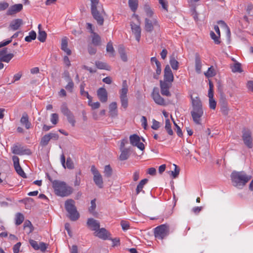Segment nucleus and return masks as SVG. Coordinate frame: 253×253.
Returning a JSON list of instances; mask_svg holds the SVG:
<instances>
[{
  "label": "nucleus",
  "mask_w": 253,
  "mask_h": 253,
  "mask_svg": "<svg viewBox=\"0 0 253 253\" xmlns=\"http://www.w3.org/2000/svg\"><path fill=\"white\" fill-rule=\"evenodd\" d=\"M192 110L191 115L194 123L198 125L202 124V117L204 115V110L201 101L199 97L195 98L191 97Z\"/></svg>",
  "instance_id": "nucleus-1"
},
{
  "label": "nucleus",
  "mask_w": 253,
  "mask_h": 253,
  "mask_svg": "<svg viewBox=\"0 0 253 253\" xmlns=\"http://www.w3.org/2000/svg\"><path fill=\"white\" fill-rule=\"evenodd\" d=\"M251 175H247L244 171H234L231 174L232 184L238 188H242L251 179Z\"/></svg>",
  "instance_id": "nucleus-2"
},
{
  "label": "nucleus",
  "mask_w": 253,
  "mask_h": 253,
  "mask_svg": "<svg viewBox=\"0 0 253 253\" xmlns=\"http://www.w3.org/2000/svg\"><path fill=\"white\" fill-rule=\"evenodd\" d=\"M52 186L55 194L61 197L68 196L72 192V188L63 181L54 180L52 181Z\"/></svg>",
  "instance_id": "nucleus-3"
},
{
  "label": "nucleus",
  "mask_w": 253,
  "mask_h": 253,
  "mask_svg": "<svg viewBox=\"0 0 253 253\" xmlns=\"http://www.w3.org/2000/svg\"><path fill=\"white\" fill-rule=\"evenodd\" d=\"M128 92V86L126 81L124 80L123 82L122 87L120 91V98L121 102L122 107L126 109L128 107V100L127 96Z\"/></svg>",
  "instance_id": "nucleus-4"
},
{
  "label": "nucleus",
  "mask_w": 253,
  "mask_h": 253,
  "mask_svg": "<svg viewBox=\"0 0 253 253\" xmlns=\"http://www.w3.org/2000/svg\"><path fill=\"white\" fill-rule=\"evenodd\" d=\"M242 140L244 144L249 149L253 147L252 131L248 128H244L242 130Z\"/></svg>",
  "instance_id": "nucleus-5"
},
{
  "label": "nucleus",
  "mask_w": 253,
  "mask_h": 253,
  "mask_svg": "<svg viewBox=\"0 0 253 253\" xmlns=\"http://www.w3.org/2000/svg\"><path fill=\"white\" fill-rule=\"evenodd\" d=\"M169 234V227L166 224L161 225L155 228V236L158 239L163 240Z\"/></svg>",
  "instance_id": "nucleus-6"
},
{
  "label": "nucleus",
  "mask_w": 253,
  "mask_h": 253,
  "mask_svg": "<svg viewBox=\"0 0 253 253\" xmlns=\"http://www.w3.org/2000/svg\"><path fill=\"white\" fill-rule=\"evenodd\" d=\"M61 111L62 114L67 117L68 122L72 125V126H75L76 124L75 116L71 111L68 108L65 104L62 105L61 107Z\"/></svg>",
  "instance_id": "nucleus-7"
},
{
  "label": "nucleus",
  "mask_w": 253,
  "mask_h": 253,
  "mask_svg": "<svg viewBox=\"0 0 253 253\" xmlns=\"http://www.w3.org/2000/svg\"><path fill=\"white\" fill-rule=\"evenodd\" d=\"M93 174V181L95 184L99 188L103 187V181L102 175L100 174L97 169L94 166H92L90 169Z\"/></svg>",
  "instance_id": "nucleus-8"
},
{
  "label": "nucleus",
  "mask_w": 253,
  "mask_h": 253,
  "mask_svg": "<svg viewBox=\"0 0 253 253\" xmlns=\"http://www.w3.org/2000/svg\"><path fill=\"white\" fill-rule=\"evenodd\" d=\"M158 22L156 19L154 18H146L145 19V30L149 33H151L155 27L159 28Z\"/></svg>",
  "instance_id": "nucleus-9"
},
{
  "label": "nucleus",
  "mask_w": 253,
  "mask_h": 253,
  "mask_svg": "<svg viewBox=\"0 0 253 253\" xmlns=\"http://www.w3.org/2000/svg\"><path fill=\"white\" fill-rule=\"evenodd\" d=\"M91 13L94 19L96 20L98 24L101 26L104 23L103 13H104L103 7L91 10Z\"/></svg>",
  "instance_id": "nucleus-10"
},
{
  "label": "nucleus",
  "mask_w": 253,
  "mask_h": 253,
  "mask_svg": "<svg viewBox=\"0 0 253 253\" xmlns=\"http://www.w3.org/2000/svg\"><path fill=\"white\" fill-rule=\"evenodd\" d=\"M152 97L155 102L158 105L161 106H165L166 102L164 99L162 97L159 92V89L157 87H154L152 93Z\"/></svg>",
  "instance_id": "nucleus-11"
},
{
  "label": "nucleus",
  "mask_w": 253,
  "mask_h": 253,
  "mask_svg": "<svg viewBox=\"0 0 253 253\" xmlns=\"http://www.w3.org/2000/svg\"><path fill=\"white\" fill-rule=\"evenodd\" d=\"M12 152L13 154L19 155H30L32 154L29 149H25L23 147L18 145H15L12 147Z\"/></svg>",
  "instance_id": "nucleus-12"
},
{
  "label": "nucleus",
  "mask_w": 253,
  "mask_h": 253,
  "mask_svg": "<svg viewBox=\"0 0 253 253\" xmlns=\"http://www.w3.org/2000/svg\"><path fill=\"white\" fill-rule=\"evenodd\" d=\"M130 142L131 145L136 146L141 150L145 149L144 145L143 143L140 142V138L137 134H133L129 137Z\"/></svg>",
  "instance_id": "nucleus-13"
},
{
  "label": "nucleus",
  "mask_w": 253,
  "mask_h": 253,
  "mask_svg": "<svg viewBox=\"0 0 253 253\" xmlns=\"http://www.w3.org/2000/svg\"><path fill=\"white\" fill-rule=\"evenodd\" d=\"M14 167L17 173L23 178H26V175L19 164V159L17 156H14L12 157Z\"/></svg>",
  "instance_id": "nucleus-14"
},
{
  "label": "nucleus",
  "mask_w": 253,
  "mask_h": 253,
  "mask_svg": "<svg viewBox=\"0 0 253 253\" xmlns=\"http://www.w3.org/2000/svg\"><path fill=\"white\" fill-rule=\"evenodd\" d=\"M173 75L169 65H166L164 69V82L171 83L173 81Z\"/></svg>",
  "instance_id": "nucleus-15"
},
{
  "label": "nucleus",
  "mask_w": 253,
  "mask_h": 253,
  "mask_svg": "<svg viewBox=\"0 0 253 253\" xmlns=\"http://www.w3.org/2000/svg\"><path fill=\"white\" fill-rule=\"evenodd\" d=\"M140 22L139 24L137 25L134 24L133 22H131L130 24L131 28L132 33L135 35V39L137 42H139L141 37V28L140 27Z\"/></svg>",
  "instance_id": "nucleus-16"
},
{
  "label": "nucleus",
  "mask_w": 253,
  "mask_h": 253,
  "mask_svg": "<svg viewBox=\"0 0 253 253\" xmlns=\"http://www.w3.org/2000/svg\"><path fill=\"white\" fill-rule=\"evenodd\" d=\"M23 9V5L22 4H15L11 6L6 11L7 15H13Z\"/></svg>",
  "instance_id": "nucleus-17"
},
{
  "label": "nucleus",
  "mask_w": 253,
  "mask_h": 253,
  "mask_svg": "<svg viewBox=\"0 0 253 253\" xmlns=\"http://www.w3.org/2000/svg\"><path fill=\"white\" fill-rule=\"evenodd\" d=\"M94 234L96 236L103 240L108 239L111 235L104 228H99Z\"/></svg>",
  "instance_id": "nucleus-18"
},
{
  "label": "nucleus",
  "mask_w": 253,
  "mask_h": 253,
  "mask_svg": "<svg viewBox=\"0 0 253 253\" xmlns=\"http://www.w3.org/2000/svg\"><path fill=\"white\" fill-rule=\"evenodd\" d=\"M87 225L92 231L96 232L100 228L99 222L93 218H88L87 221Z\"/></svg>",
  "instance_id": "nucleus-19"
},
{
  "label": "nucleus",
  "mask_w": 253,
  "mask_h": 253,
  "mask_svg": "<svg viewBox=\"0 0 253 253\" xmlns=\"http://www.w3.org/2000/svg\"><path fill=\"white\" fill-rule=\"evenodd\" d=\"M170 85L166 82L160 81L161 92L162 95L167 96H170L171 94L169 91Z\"/></svg>",
  "instance_id": "nucleus-20"
},
{
  "label": "nucleus",
  "mask_w": 253,
  "mask_h": 253,
  "mask_svg": "<svg viewBox=\"0 0 253 253\" xmlns=\"http://www.w3.org/2000/svg\"><path fill=\"white\" fill-rule=\"evenodd\" d=\"M97 96L101 102H106L108 99L107 92L105 88L103 87L99 88L97 91Z\"/></svg>",
  "instance_id": "nucleus-21"
},
{
  "label": "nucleus",
  "mask_w": 253,
  "mask_h": 253,
  "mask_svg": "<svg viewBox=\"0 0 253 253\" xmlns=\"http://www.w3.org/2000/svg\"><path fill=\"white\" fill-rule=\"evenodd\" d=\"M23 24V20L21 19H16L10 22L9 28L13 31H16L19 29Z\"/></svg>",
  "instance_id": "nucleus-22"
},
{
  "label": "nucleus",
  "mask_w": 253,
  "mask_h": 253,
  "mask_svg": "<svg viewBox=\"0 0 253 253\" xmlns=\"http://www.w3.org/2000/svg\"><path fill=\"white\" fill-rule=\"evenodd\" d=\"M20 123L25 126L26 129H29L31 126V123L29 121V117L26 113H24L20 119Z\"/></svg>",
  "instance_id": "nucleus-23"
},
{
  "label": "nucleus",
  "mask_w": 253,
  "mask_h": 253,
  "mask_svg": "<svg viewBox=\"0 0 253 253\" xmlns=\"http://www.w3.org/2000/svg\"><path fill=\"white\" fill-rule=\"evenodd\" d=\"M69 213V217L70 219L72 221H76L80 217V214L78 212L77 209L74 210H71L67 211Z\"/></svg>",
  "instance_id": "nucleus-24"
},
{
  "label": "nucleus",
  "mask_w": 253,
  "mask_h": 253,
  "mask_svg": "<svg viewBox=\"0 0 253 253\" xmlns=\"http://www.w3.org/2000/svg\"><path fill=\"white\" fill-rule=\"evenodd\" d=\"M41 24H39L38 25V29H39V33H38V39L41 42H44L45 41V40L46 39V33L44 31L41 30Z\"/></svg>",
  "instance_id": "nucleus-25"
},
{
  "label": "nucleus",
  "mask_w": 253,
  "mask_h": 253,
  "mask_svg": "<svg viewBox=\"0 0 253 253\" xmlns=\"http://www.w3.org/2000/svg\"><path fill=\"white\" fill-rule=\"evenodd\" d=\"M65 207L67 211L76 209L75 207V202L73 200H67L65 203Z\"/></svg>",
  "instance_id": "nucleus-26"
},
{
  "label": "nucleus",
  "mask_w": 253,
  "mask_h": 253,
  "mask_svg": "<svg viewBox=\"0 0 253 253\" xmlns=\"http://www.w3.org/2000/svg\"><path fill=\"white\" fill-rule=\"evenodd\" d=\"M121 154L120 156V160L121 161H125L127 160L129 157V149L127 148H124L121 149Z\"/></svg>",
  "instance_id": "nucleus-27"
},
{
  "label": "nucleus",
  "mask_w": 253,
  "mask_h": 253,
  "mask_svg": "<svg viewBox=\"0 0 253 253\" xmlns=\"http://www.w3.org/2000/svg\"><path fill=\"white\" fill-rule=\"evenodd\" d=\"M24 228L28 234H30L33 232L34 228L32 223L29 220H26L24 223Z\"/></svg>",
  "instance_id": "nucleus-28"
},
{
  "label": "nucleus",
  "mask_w": 253,
  "mask_h": 253,
  "mask_svg": "<svg viewBox=\"0 0 253 253\" xmlns=\"http://www.w3.org/2000/svg\"><path fill=\"white\" fill-rule=\"evenodd\" d=\"M117 104L116 102H113L110 104L109 110L112 117H115L117 115Z\"/></svg>",
  "instance_id": "nucleus-29"
},
{
  "label": "nucleus",
  "mask_w": 253,
  "mask_h": 253,
  "mask_svg": "<svg viewBox=\"0 0 253 253\" xmlns=\"http://www.w3.org/2000/svg\"><path fill=\"white\" fill-rule=\"evenodd\" d=\"M148 181V179L145 178L141 180L139 182L136 189L137 194H138L141 191H142L143 193H144V191H143L142 189L144 187V185L147 183Z\"/></svg>",
  "instance_id": "nucleus-30"
},
{
  "label": "nucleus",
  "mask_w": 253,
  "mask_h": 253,
  "mask_svg": "<svg viewBox=\"0 0 253 253\" xmlns=\"http://www.w3.org/2000/svg\"><path fill=\"white\" fill-rule=\"evenodd\" d=\"M118 52L120 55L121 59L124 62H126L127 60V55L125 52V48L122 45H120L118 48Z\"/></svg>",
  "instance_id": "nucleus-31"
},
{
  "label": "nucleus",
  "mask_w": 253,
  "mask_h": 253,
  "mask_svg": "<svg viewBox=\"0 0 253 253\" xmlns=\"http://www.w3.org/2000/svg\"><path fill=\"white\" fill-rule=\"evenodd\" d=\"M128 5L131 11L135 12L138 8V0H128Z\"/></svg>",
  "instance_id": "nucleus-32"
},
{
  "label": "nucleus",
  "mask_w": 253,
  "mask_h": 253,
  "mask_svg": "<svg viewBox=\"0 0 253 253\" xmlns=\"http://www.w3.org/2000/svg\"><path fill=\"white\" fill-rule=\"evenodd\" d=\"M230 67L233 73H241L243 72L241 68V64L239 62H236L233 65H231Z\"/></svg>",
  "instance_id": "nucleus-33"
},
{
  "label": "nucleus",
  "mask_w": 253,
  "mask_h": 253,
  "mask_svg": "<svg viewBox=\"0 0 253 253\" xmlns=\"http://www.w3.org/2000/svg\"><path fill=\"white\" fill-rule=\"evenodd\" d=\"M170 65L173 70H177L179 67V62L173 56H171L169 59Z\"/></svg>",
  "instance_id": "nucleus-34"
},
{
  "label": "nucleus",
  "mask_w": 253,
  "mask_h": 253,
  "mask_svg": "<svg viewBox=\"0 0 253 253\" xmlns=\"http://www.w3.org/2000/svg\"><path fill=\"white\" fill-rule=\"evenodd\" d=\"M15 224L16 225H20L24 220V215L18 212L15 215Z\"/></svg>",
  "instance_id": "nucleus-35"
},
{
  "label": "nucleus",
  "mask_w": 253,
  "mask_h": 253,
  "mask_svg": "<svg viewBox=\"0 0 253 253\" xmlns=\"http://www.w3.org/2000/svg\"><path fill=\"white\" fill-rule=\"evenodd\" d=\"M144 11L145 12V13H146V15L147 16V18H153V11H152V10L151 9L149 5L147 4H145L144 6Z\"/></svg>",
  "instance_id": "nucleus-36"
},
{
  "label": "nucleus",
  "mask_w": 253,
  "mask_h": 253,
  "mask_svg": "<svg viewBox=\"0 0 253 253\" xmlns=\"http://www.w3.org/2000/svg\"><path fill=\"white\" fill-rule=\"evenodd\" d=\"M92 42L95 45H98L100 43V37L96 33H93Z\"/></svg>",
  "instance_id": "nucleus-37"
},
{
  "label": "nucleus",
  "mask_w": 253,
  "mask_h": 253,
  "mask_svg": "<svg viewBox=\"0 0 253 253\" xmlns=\"http://www.w3.org/2000/svg\"><path fill=\"white\" fill-rule=\"evenodd\" d=\"M90 1L91 10L99 8L102 5L99 3V0H89Z\"/></svg>",
  "instance_id": "nucleus-38"
},
{
  "label": "nucleus",
  "mask_w": 253,
  "mask_h": 253,
  "mask_svg": "<svg viewBox=\"0 0 253 253\" xmlns=\"http://www.w3.org/2000/svg\"><path fill=\"white\" fill-rule=\"evenodd\" d=\"M202 63L199 57H196L195 59V69L196 72L200 74L201 72Z\"/></svg>",
  "instance_id": "nucleus-39"
},
{
  "label": "nucleus",
  "mask_w": 253,
  "mask_h": 253,
  "mask_svg": "<svg viewBox=\"0 0 253 253\" xmlns=\"http://www.w3.org/2000/svg\"><path fill=\"white\" fill-rule=\"evenodd\" d=\"M36 37V33L34 31H32L29 33V35L25 37V40L27 42H31L32 40H35Z\"/></svg>",
  "instance_id": "nucleus-40"
},
{
  "label": "nucleus",
  "mask_w": 253,
  "mask_h": 253,
  "mask_svg": "<svg viewBox=\"0 0 253 253\" xmlns=\"http://www.w3.org/2000/svg\"><path fill=\"white\" fill-rule=\"evenodd\" d=\"M13 57L14 54L13 53L6 54L0 58V61L8 63Z\"/></svg>",
  "instance_id": "nucleus-41"
},
{
  "label": "nucleus",
  "mask_w": 253,
  "mask_h": 253,
  "mask_svg": "<svg viewBox=\"0 0 253 253\" xmlns=\"http://www.w3.org/2000/svg\"><path fill=\"white\" fill-rule=\"evenodd\" d=\"M20 33V32H17L13 34V35L11 37V39L10 40H7V41L4 42H0V47L4 46L8 44L9 43H10L12 42V40L13 39L16 38L18 36L19 34Z\"/></svg>",
  "instance_id": "nucleus-42"
},
{
  "label": "nucleus",
  "mask_w": 253,
  "mask_h": 253,
  "mask_svg": "<svg viewBox=\"0 0 253 253\" xmlns=\"http://www.w3.org/2000/svg\"><path fill=\"white\" fill-rule=\"evenodd\" d=\"M165 129H166L168 133L170 135H172L173 134V131L171 128V124L169 120L167 119L166 120Z\"/></svg>",
  "instance_id": "nucleus-43"
},
{
  "label": "nucleus",
  "mask_w": 253,
  "mask_h": 253,
  "mask_svg": "<svg viewBox=\"0 0 253 253\" xmlns=\"http://www.w3.org/2000/svg\"><path fill=\"white\" fill-rule=\"evenodd\" d=\"M205 76L208 77H212L216 75V73L214 68L212 66L209 68L207 72L205 73Z\"/></svg>",
  "instance_id": "nucleus-44"
},
{
  "label": "nucleus",
  "mask_w": 253,
  "mask_h": 253,
  "mask_svg": "<svg viewBox=\"0 0 253 253\" xmlns=\"http://www.w3.org/2000/svg\"><path fill=\"white\" fill-rule=\"evenodd\" d=\"M50 138L48 134H45L42 138L40 144L42 146H45L48 144Z\"/></svg>",
  "instance_id": "nucleus-45"
},
{
  "label": "nucleus",
  "mask_w": 253,
  "mask_h": 253,
  "mask_svg": "<svg viewBox=\"0 0 253 253\" xmlns=\"http://www.w3.org/2000/svg\"><path fill=\"white\" fill-rule=\"evenodd\" d=\"M104 176L107 177H110L112 174V169L110 165H106L104 168Z\"/></svg>",
  "instance_id": "nucleus-46"
},
{
  "label": "nucleus",
  "mask_w": 253,
  "mask_h": 253,
  "mask_svg": "<svg viewBox=\"0 0 253 253\" xmlns=\"http://www.w3.org/2000/svg\"><path fill=\"white\" fill-rule=\"evenodd\" d=\"M95 202H96V200L95 199L93 200H92L90 202L91 206H90V207L88 209L89 211L91 213H92L93 215H94V214L95 213L94 212V210L96 207Z\"/></svg>",
  "instance_id": "nucleus-47"
},
{
  "label": "nucleus",
  "mask_w": 253,
  "mask_h": 253,
  "mask_svg": "<svg viewBox=\"0 0 253 253\" xmlns=\"http://www.w3.org/2000/svg\"><path fill=\"white\" fill-rule=\"evenodd\" d=\"M210 36L211 38L214 41V42L216 44H219L220 43V41L219 40V36H216L215 33L213 31H211L210 32Z\"/></svg>",
  "instance_id": "nucleus-48"
},
{
  "label": "nucleus",
  "mask_w": 253,
  "mask_h": 253,
  "mask_svg": "<svg viewBox=\"0 0 253 253\" xmlns=\"http://www.w3.org/2000/svg\"><path fill=\"white\" fill-rule=\"evenodd\" d=\"M106 50L108 52H110V53H111L112 56H114L115 50L113 46L112 43L111 42H109L107 43Z\"/></svg>",
  "instance_id": "nucleus-49"
},
{
  "label": "nucleus",
  "mask_w": 253,
  "mask_h": 253,
  "mask_svg": "<svg viewBox=\"0 0 253 253\" xmlns=\"http://www.w3.org/2000/svg\"><path fill=\"white\" fill-rule=\"evenodd\" d=\"M95 65L98 69H107L108 65L105 63H103L100 61H96Z\"/></svg>",
  "instance_id": "nucleus-50"
},
{
  "label": "nucleus",
  "mask_w": 253,
  "mask_h": 253,
  "mask_svg": "<svg viewBox=\"0 0 253 253\" xmlns=\"http://www.w3.org/2000/svg\"><path fill=\"white\" fill-rule=\"evenodd\" d=\"M174 166L175 167L174 171H170L169 172H170L173 178H175L179 175L180 169L176 165H174Z\"/></svg>",
  "instance_id": "nucleus-51"
},
{
  "label": "nucleus",
  "mask_w": 253,
  "mask_h": 253,
  "mask_svg": "<svg viewBox=\"0 0 253 253\" xmlns=\"http://www.w3.org/2000/svg\"><path fill=\"white\" fill-rule=\"evenodd\" d=\"M58 115L56 113H53L51 115L50 121L53 125H56L58 121Z\"/></svg>",
  "instance_id": "nucleus-52"
},
{
  "label": "nucleus",
  "mask_w": 253,
  "mask_h": 253,
  "mask_svg": "<svg viewBox=\"0 0 253 253\" xmlns=\"http://www.w3.org/2000/svg\"><path fill=\"white\" fill-rule=\"evenodd\" d=\"M66 167L69 169H73L74 168V165L73 161L70 157H68L67 159L66 163Z\"/></svg>",
  "instance_id": "nucleus-53"
},
{
  "label": "nucleus",
  "mask_w": 253,
  "mask_h": 253,
  "mask_svg": "<svg viewBox=\"0 0 253 253\" xmlns=\"http://www.w3.org/2000/svg\"><path fill=\"white\" fill-rule=\"evenodd\" d=\"M74 86V84L73 81H71L68 83V84L66 85L65 88L70 92H72Z\"/></svg>",
  "instance_id": "nucleus-54"
},
{
  "label": "nucleus",
  "mask_w": 253,
  "mask_h": 253,
  "mask_svg": "<svg viewBox=\"0 0 253 253\" xmlns=\"http://www.w3.org/2000/svg\"><path fill=\"white\" fill-rule=\"evenodd\" d=\"M157 69H156V74L157 75H154V78L156 79H158L159 78V75L161 73V63L157 62Z\"/></svg>",
  "instance_id": "nucleus-55"
},
{
  "label": "nucleus",
  "mask_w": 253,
  "mask_h": 253,
  "mask_svg": "<svg viewBox=\"0 0 253 253\" xmlns=\"http://www.w3.org/2000/svg\"><path fill=\"white\" fill-rule=\"evenodd\" d=\"M48 246V244L46 243L40 242L39 243V250H41L42 252H44L46 250Z\"/></svg>",
  "instance_id": "nucleus-56"
},
{
  "label": "nucleus",
  "mask_w": 253,
  "mask_h": 253,
  "mask_svg": "<svg viewBox=\"0 0 253 253\" xmlns=\"http://www.w3.org/2000/svg\"><path fill=\"white\" fill-rule=\"evenodd\" d=\"M81 174V172L80 171L76 174L75 180L74 182L75 186H79L81 182V177L80 175Z\"/></svg>",
  "instance_id": "nucleus-57"
},
{
  "label": "nucleus",
  "mask_w": 253,
  "mask_h": 253,
  "mask_svg": "<svg viewBox=\"0 0 253 253\" xmlns=\"http://www.w3.org/2000/svg\"><path fill=\"white\" fill-rule=\"evenodd\" d=\"M29 243L31 246L35 250H39V246L38 242L33 239L29 240Z\"/></svg>",
  "instance_id": "nucleus-58"
},
{
  "label": "nucleus",
  "mask_w": 253,
  "mask_h": 253,
  "mask_svg": "<svg viewBox=\"0 0 253 253\" xmlns=\"http://www.w3.org/2000/svg\"><path fill=\"white\" fill-rule=\"evenodd\" d=\"M209 105L210 108L211 109L214 110L216 108V102L213 98H209Z\"/></svg>",
  "instance_id": "nucleus-59"
},
{
  "label": "nucleus",
  "mask_w": 253,
  "mask_h": 253,
  "mask_svg": "<svg viewBox=\"0 0 253 253\" xmlns=\"http://www.w3.org/2000/svg\"><path fill=\"white\" fill-rule=\"evenodd\" d=\"M22 76V72L20 71L17 74H15L13 78L12 83H14L16 81H19Z\"/></svg>",
  "instance_id": "nucleus-60"
},
{
  "label": "nucleus",
  "mask_w": 253,
  "mask_h": 253,
  "mask_svg": "<svg viewBox=\"0 0 253 253\" xmlns=\"http://www.w3.org/2000/svg\"><path fill=\"white\" fill-rule=\"evenodd\" d=\"M121 225L122 227V229L124 230H127L129 227V224L128 222L126 221L123 220L121 222Z\"/></svg>",
  "instance_id": "nucleus-61"
},
{
  "label": "nucleus",
  "mask_w": 253,
  "mask_h": 253,
  "mask_svg": "<svg viewBox=\"0 0 253 253\" xmlns=\"http://www.w3.org/2000/svg\"><path fill=\"white\" fill-rule=\"evenodd\" d=\"M9 6V4L6 2H0V11L6 9Z\"/></svg>",
  "instance_id": "nucleus-62"
},
{
  "label": "nucleus",
  "mask_w": 253,
  "mask_h": 253,
  "mask_svg": "<svg viewBox=\"0 0 253 253\" xmlns=\"http://www.w3.org/2000/svg\"><path fill=\"white\" fill-rule=\"evenodd\" d=\"M152 123H153V124L151 126L152 128L153 129H155V130L158 129L160 127L159 122L157 121L155 119H153Z\"/></svg>",
  "instance_id": "nucleus-63"
},
{
  "label": "nucleus",
  "mask_w": 253,
  "mask_h": 253,
  "mask_svg": "<svg viewBox=\"0 0 253 253\" xmlns=\"http://www.w3.org/2000/svg\"><path fill=\"white\" fill-rule=\"evenodd\" d=\"M21 245V243L20 242H18L13 246V251L14 253H19Z\"/></svg>",
  "instance_id": "nucleus-64"
}]
</instances>
